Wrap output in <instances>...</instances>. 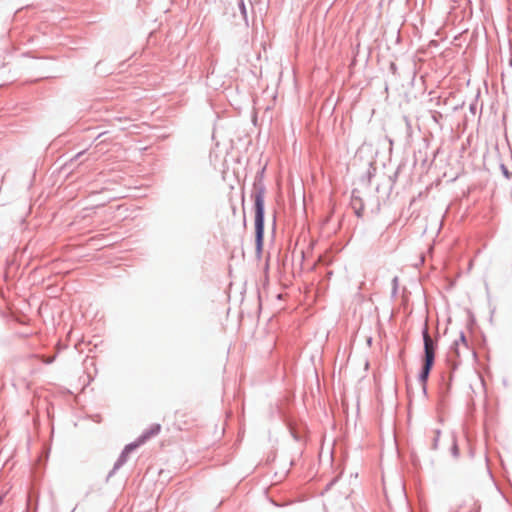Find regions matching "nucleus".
<instances>
[{"mask_svg": "<svg viewBox=\"0 0 512 512\" xmlns=\"http://www.w3.org/2000/svg\"><path fill=\"white\" fill-rule=\"evenodd\" d=\"M460 346L467 347L466 339L463 334L460 335L459 340H456L454 342V351L456 355H459L460 353Z\"/></svg>", "mask_w": 512, "mask_h": 512, "instance_id": "20e7f679", "label": "nucleus"}, {"mask_svg": "<svg viewBox=\"0 0 512 512\" xmlns=\"http://www.w3.org/2000/svg\"><path fill=\"white\" fill-rule=\"evenodd\" d=\"M160 425L159 424H155L153 425L149 430H147L139 439L137 442H135L134 444H129L128 446H126L125 450L126 451H131L132 449L140 446L141 444H143L147 439L151 438L152 436H155L157 435L159 432H160Z\"/></svg>", "mask_w": 512, "mask_h": 512, "instance_id": "7ed1b4c3", "label": "nucleus"}, {"mask_svg": "<svg viewBox=\"0 0 512 512\" xmlns=\"http://www.w3.org/2000/svg\"><path fill=\"white\" fill-rule=\"evenodd\" d=\"M423 340H424V365L421 372V380L425 381L430 373V370L433 366L434 357H435V344L428 333V329L426 328L423 332Z\"/></svg>", "mask_w": 512, "mask_h": 512, "instance_id": "f03ea898", "label": "nucleus"}, {"mask_svg": "<svg viewBox=\"0 0 512 512\" xmlns=\"http://www.w3.org/2000/svg\"><path fill=\"white\" fill-rule=\"evenodd\" d=\"M2 500H3V498H2V496H0V504L2 503Z\"/></svg>", "mask_w": 512, "mask_h": 512, "instance_id": "39448f33", "label": "nucleus"}, {"mask_svg": "<svg viewBox=\"0 0 512 512\" xmlns=\"http://www.w3.org/2000/svg\"><path fill=\"white\" fill-rule=\"evenodd\" d=\"M255 232L258 250L261 249L264 234V192L259 190L255 193Z\"/></svg>", "mask_w": 512, "mask_h": 512, "instance_id": "f257e3e1", "label": "nucleus"}]
</instances>
